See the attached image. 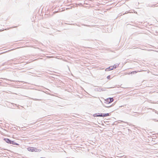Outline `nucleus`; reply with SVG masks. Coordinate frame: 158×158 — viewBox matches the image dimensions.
I'll list each match as a JSON object with an SVG mask.
<instances>
[{
    "instance_id": "nucleus-1",
    "label": "nucleus",
    "mask_w": 158,
    "mask_h": 158,
    "mask_svg": "<svg viewBox=\"0 0 158 158\" xmlns=\"http://www.w3.org/2000/svg\"><path fill=\"white\" fill-rule=\"evenodd\" d=\"M114 99L112 98H109L104 100V103L106 104H109L113 102Z\"/></svg>"
},
{
    "instance_id": "nucleus-2",
    "label": "nucleus",
    "mask_w": 158,
    "mask_h": 158,
    "mask_svg": "<svg viewBox=\"0 0 158 158\" xmlns=\"http://www.w3.org/2000/svg\"><path fill=\"white\" fill-rule=\"evenodd\" d=\"M93 116L94 117H103V114L101 113H96L93 114Z\"/></svg>"
},
{
    "instance_id": "nucleus-3",
    "label": "nucleus",
    "mask_w": 158,
    "mask_h": 158,
    "mask_svg": "<svg viewBox=\"0 0 158 158\" xmlns=\"http://www.w3.org/2000/svg\"><path fill=\"white\" fill-rule=\"evenodd\" d=\"M113 69V67L112 66H110L108 68H106L105 69V71H108L111 70H112Z\"/></svg>"
},
{
    "instance_id": "nucleus-4",
    "label": "nucleus",
    "mask_w": 158,
    "mask_h": 158,
    "mask_svg": "<svg viewBox=\"0 0 158 158\" xmlns=\"http://www.w3.org/2000/svg\"><path fill=\"white\" fill-rule=\"evenodd\" d=\"M4 140L7 143H10L11 140H10L8 139L5 138Z\"/></svg>"
},
{
    "instance_id": "nucleus-5",
    "label": "nucleus",
    "mask_w": 158,
    "mask_h": 158,
    "mask_svg": "<svg viewBox=\"0 0 158 158\" xmlns=\"http://www.w3.org/2000/svg\"><path fill=\"white\" fill-rule=\"evenodd\" d=\"M111 114L110 113H105V114H103V117H105L108 116H110Z\"/></svg>"
},
{
    "instance_id": "nucleus-6",
    "label": "nucleus",
    "mask_w": 158,
    "mask_h": 158,
    "mask_svg": "<svg viewBox=\"0 0 158 158\" xmlns=\"http://www.w3.org/2000/svg\"><path fill=\"white\" fill-rule=\"evenodd\" d=\"M119 64H114L113 66H112L113 67V69H116L117 67H118V66Z\"/></svg>"
},
{
    "instance_id": "nucleus-7",
    "label": "nucleus",
    "mask_w": 158,
    "mask_h": 158,
    "mask_svg": "<svg viewBox=\"0 0 158 158\" xmlns=\"http://www.w3.org/2000/svg\"><path fill=\"white\" fill-rule=\"evenodd\" d=\"M10 144H13L15 145H19V144L16 143L14 141H11Z\"/></svg>"
},
{
    "instance_id": "nucleus-8",
    "label": "nucleus",
    "mask_w": 158,
    "mask_h": 158,
    "mask_svg": "<svg viewBox=\"0 0 158 158\" xmlns=\"http://www.w3.org/2000/svg\"><path fill=\"white\" fill-rule=\"evenodd\" d=\"M101 102H102V105H103V106L105 107H107V108H109L112 105H111V106H106L105 105H104V104H103L102 102L101 101Z\"/></svg>"
},
{
    "instance_id": "nucleus-9",
    "label": "nucleus",
    "mask_w": 158,
    "mask_h": 158,
    "mask_svg": "<svg viewBox=\"0 0 158 158\" xmlns=\"http://www.w3.org/2000/svg\"><path fill=\"white\" fill-rule=\"evenodd\" d=\"M139 72V71L137 72L136 71H132V72H131L130 73L132 75V74H135L137 72Z\"/></svg>"
},
{
    "instance_id": "nucleus-10",
    "label": "nucleus",
    "mask_w": 158,
    "mask_h": 158,
    "mask_svg": "<svg viewBox=\"0 0 158 158\" xmlns=\"http://www.w3.org/2000/svg\"><path fill=\"white\" fill-rule=\"evenodd\" d=\"M98 91H101V90L103 91V90L102 89H101L100 88H98L97 89Z\"/></svg>"
},
{
    "instance_id": "nucleus-11",
    "label": "nucleus",
    "mask_w": 158,
    "mask_h": 158,
    "mask_svg": "<svg viewBox=\"0 0 158 158\" xmlns=\"http://www.w3.org/2000/svg\"><path fill=\"white\" fill-rule=\"evenodd\" d=\"M110 75H108L107 77V78L108 79H110Z\"/></svg>"
},
{
    "instance_id": "nucleus-12",
    "label": "nucleus",
    "mask_w": 158,
    "mask_h": 158,
    "mask_svg": "<svg viewBox=\"0 0 158 158\" xmlns=\"http://www.w3.org/2000/svg\"><path fill=\"white\" fill-rule=\"evenodd\" d=\"M71 4H70V7H69V8L70 9V8H71L72 7V6H71Z\"/></svg>"
},
{
    "instance_id": "nucleus-13",
    "label": "nucleus",
    "mask_w": 158,
    "mask_h": 158,
    "mask_svg": "<svg viewBox=\"0 0 158 158\" xmlns=\"http://www.w3.org/2000/svg\"><path fill=\"white\" fill-rule=\"evenodd\" d=\"M155 113H157V114H158V111H157L155 110Z\"/></svg>"
},
{
    "instance_id": "nucleus-14",
    "label": "nucleus",
    "mask_w": 158,
    "mask_h": 158,
    "mask_svg": "<svg viewBox=\"0 0 158 158\" xmlns=\"http://www.w3.org/2000/svg\"><path fill=\"white\" fill-rule=\"evenodd\" d=\"M149 109H151V110H152V108H149ZM153 110V111H154L155 110V109H152Z\"/></svg>"
},
{
    "instance_id": "nucleus-15",
    "label": "nucleus",
    "mask_w": 158,
    "mask_h": 158,
    "mask_svg": "<svg viewBox=\"0 0 158 158\" xmlns=\"http://www.w3.org/2000/svg\"><path fill=\"white\" fill-rule=\"evenodd\" d=\"M71 115H70V116H69L70 118H72V116Z\"/></svg>"
},
{
    "instance_id": "nucleus-16",
    "label": "nucleus",
    "mask_w": 158,
    "mask_h": 158,
    "mask_svg": "<svg viewBox=\"0 0 158 158\" xmlns=\"http://www.w3.org/2000/svg\"><path fill=\"white\" fill-rule=\"evenodd\" d=\"M127 13H126V12L125 13L123 14V15H124L125 14H127Z\"/></svg>"
},
{
    "instance_id": "nucleus-17",
    "label": "nucleus",
    "mask_w": 158,
    "mask_h": 158,
    "mask_svg": "<svg viewBox=\"0 0 158 158\" xmlns=\"http://www.w3.org/2000/svg\"><path fill=\"white\" fill-rule=\"evenodd\" d=\"M153 6H155V5H153Z\"/></svg>"
}]
</instances>
